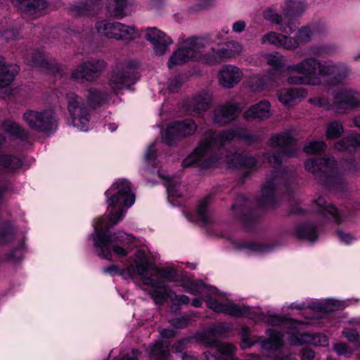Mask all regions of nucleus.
<instances>
[{
	"label": "nucleus",
	"instance_id": "1",
	"mask_svg": "<svg viewBox=\"0 0 360 360\" xmlns=\"http://www.w3.org/2000/svg\"><path fill=\"white\" fill-rule=\"evenodd\" d=\"M107 203L109 209L108 221L104 224L105 218H98L95 224L93 234L94 245L99 257L112 259L113 252L119 257H125L129 253L127 245L134 242L131 234L117 231L113 236H108L103 228L108 230L123 218L127 209L135 202V194L131 190V184L126 179L116 181L105 191Z\"/></svg>",
	"mask_w": 360,
	"mask_h": 360
},
{
	"label": "nucleus",
	"instance_id": "2",
	"mask_svg": "<svg viewBox=\"0 0 360 360\" xmlns=\"http://www.w3.org/2000/svg\"><path fill=\"white\" fill-rule=\"evenodd\" d=\"M236 139H243L248 142H252L255 139L254 136L248 134L246 130L242 128L224 131L221 134H217L211 129L207 130L202 134L199 145L193 153L183 161V165L188 167L202 162L200 165L209 166L221 160L230 167L255 169L257 165L255 158L243 156L240 154H234L230 157L224 150L225 146Z\"/></svg>",
	"mask_w": 360,
	"mask_h": 360
},
{
	"label": "nucleus",
	"instance_id": "3",
	"mask_svg": "<svg viewBox=\"0 0 360 360\" xmlns=\"http://www.w3.org/2000/svg\"><path fill=\"white\" fill-rule=\"evenodd\" d=\"M285 72L288 84L309 86L321 84V77H326L330 85H338L343 82L350 73L345 64L322 62L314 57H308L289 65Z\"/></svg>",
	"mask_w": 360,
	"mask_h": 360
},
{
	"label": "nucleus",
	"instance_id": "4",
	"mask_svg": "<svg viewBox=\"0 0 360 360\" xmlns=\"http://www.w3.org/2000/svg\"><path fill=\"white\" fill-rule=\"evenodd\" d=\"M184 288L192 295H202L207 306L215 312L233 316H246L255 322L261 321V314L252 311L249 307L237 304L231 301L219 300L222 297L214 287L205 285L201 282H190L185 283Z\"/></svg>",
	"mask_w": 360,
	"mask_h": 360
},
{
	"label": "nucleus",
	"instance_id": "5",
	"mask_svg": "<svg viewBox=\"0 0 360 360\" xmlns=\"http://www.w3.org/2000/svg\"><path fill=\"white\" fill-rule=\"evenodd\" d=\"M136 266H131L123 273L124 277H136L140 276L142 282L146 285H149L155 290H163L165 292L166 285L160 279L167 281L175 280L176 273L172 267L158 269L149 261L146 253L142 250H138L134 255Z\"/></svg>",
	"mask_w": 360,
	"mask_h": 360
},
{
	"label": "nucleus",
	"instance_id": "6",
	"mask_svg": "<svg viewBox=\"0 0 360 360\" xmlns=\"http://www.w3.org/2000/svg\"><path fill=\"white\" fill-rule=\"evenodd\" d=\"M262 320L273 326H281L286 329L285 335L290 344L294 345L310 344L314 346L328 345V338L323 334L311 335L304 332L307 323L292 319H285L278 316H262Z\"/></svg>",
	"mask_w": 360,
	"mask_h": 360
},
{
	"label": "nucleus",
	"instance_id": "7",
	"mask_svg": "<svg viewBox=\"0 0 360 360\" xmlns=\"http://www.w3.org/2000/svg\"><path fill=\"white\" fill-rule=\"evenodd\" d=\"M209 44V41L202 37H191L184 41L181 46L170 56L168 67L181 65L189 60L198 59L200 51Z\"/></svg>",
	"mask_w": 360,
	"mask_h": 360
},
{
	"label": "nucleus",
	"instance_id": "8",
	"mask_svg": "<svg viewBox=\"0 0 360 360\" xmlns=\"http://www.w3.org/2000/svg\"><path fill=\"white\" fill-rule=\"evenodd\" d=\"M295 139L292 131H287L273 135L269 139V145L273 147H279L283 149L282 154L271 153L265 154L268 162L273 167L280 166L285 158L292 157L297 152L294 144Z\"/></svg>",
	"mask_w": 360,
	"mask_h": 360
},
{
	"label": "nucleus",
	"instance_id": "9",
	"mask_svg": "<svg viewBox=\"0 0 360 360\" xmlns=\"http://www.w3.org/2000/svg\"><path fill=\"white\" fill-rule=\"evenodd\" d=\"M305 169L319 178L325 184H331L340 180V174L334 159H309L305 162Z\"/></svg>",
	"mask_w": 360,
	"mask_h": 360
},
{
	"label": "nucleus",
	"instance_id": "10",
	"mask_svg": "<svg viewBox=\"0 0 360 360\" xmlns=\"http://www.w3.org/2000/svg\"><path fill=\"white\" fill-rule=\"evenodd\" d=\"M66 100L73 127L80 131H87L89 114L83 98L74 92H70L66 95Z\"/></svg>",
	"mask_w": 360,
	"mask_h": 360
},
{
	"label": "nucleus",
	"instance_id": "11",
	"mask_svg": "<svg viewBox=\"0 0 360 360\" xmlns=\"http://www.w3.org/2000/svg\"><path fill=\"white\" fill-rule=\"evenodd\" d=\"M197 128L195 122L191 119L173 122L168 125L163 140L167 145H172L178 139L194 134Z\"/></svg>",
	"mask_w": 360,
	"mask_h": 360
},
{
	"label": "nucleus",
	"instance_id": "12",
	"mask_svg": "<svg viewBox=\"0 0 360 360\" xmlns=\"http://www.w3.org/2000/svg\"><path fill=\"white\" fill-rule=\"evenodd\" d=\"M359 106H360V92L353 89H343L333 94V109L338 113H344L349 109Z\"/></svg>",
	"mask_w": 360,
	"mask_h": 360
},
{
	"label": "nucleus",
	"instance_id": "13",
	"mask_svg": "<svg viewBox=\"0 0 360 360\" xmlns=\"http://www.w3.org/2000/svg\"><path fill=\"white\" fill-rule=\"evenodd\" d=\"M23 119L30 128L41 131H49L55 124V117L51 110H27L24 113Z\"/></svg>",
	"mask_w": 360,
	"mask_h": 360
},
{
	"label": "nucleus",
	"instance_id": "14",
	"mask_svg": "<svg viewBox=\"0 0 360 360\" xmlns=\"http://www.w3.org/2000/svg\"><path fill=\"white\" fill-rule=\"evenodd\" d=\"M134 70L129 65H119L112 71L108 85L114 93L117 92L134 82Z\"/></svg>",
	"mask_w": 360,
	"mask_h": 360
},
{
	"label": "nucleus",
	"instance_id": "15",
	"mask_svg": "<svg viewBox=\"0 0 360 360\" xmlns=\"http://www.w3.org/2000/svg\"><path fill=\"white\" fill-rule=\"evenodd\" d=\"M105 66V62L102 60L85 62L72 70L71 78L77 82L91 81L99 77Z\"/></svg>",
	"mask_w": 360,
	"mask_h": 360
},
{
	"label": "nucleus",
	"instance_id": "16",
	"mask_svg": "<svg viewBox=\"0 0 360 360\" xmlns=\"http://www.w3.org/2000/svg\"><path fill=\"white\" fill-rule=\"evenodd\" d=\"M244 76L243 70L233 65H225L218 73L219 84L226 89H232L240 82Z\"/></svg>",
	"mask_w": 360,
	"mask_h": 360
},
{
	"label": "nucleus",
	"instance_id": "17",
	"mask_svg": "<svg viewBox=\"0 0 360 360\" xmlns=\"http://www.w3.org/2000/svg\"><path fill=\"white\" fill-rule=\"evenodd\" d=\"M145 38L153 45V51L158 56L164 54L168 50V46L172 44L169 37L155 27L147 28Z\"/></svg>",
	"mask_w": 360,
	"mask_h": 360
},
{
	"label": "nucleus",
	"instance_id": "18",
	"mask_svg": "<svg viewBox=\"0 0 360 360\" xmlns=\"http://www.w3.org/2000/svg\"><path fill=\"white\" fill-rule=\"evenodd\" d=\"M239 113L236 103H226L219 105L212 112V122L215 124L224 125L236 119Z\"/></svg>",
	"mask_w": 360,
	"mask_h": 360
},
{
	"label": "nucleus",
	"instance_id": "19",
	"mask_svg": "<svg viewBox=\"0 0 360 360\" xmlns=\"http://www.w3.org/2000/svg\"><path fill=\"white\" fill-rule=\"evenodd\" d=\"M261 42L263 44H268L287 50H293L298 47V43L296 39L275 32H269L265 34L262 37Z\"/></svg>",
	"mask_w": 360,
	"mask_h": 360
},
{
	"label": "nucleus",
	"instance_id": "20",
	"mask_svg": "<svg viewBox=\"0 0 360 360\" xmlns=\"http://www.w3.org/2000/svg\"><path fill=\"white\" fill-rule=\"evenodd\" d=\"M27 15L36 18L41 15V11L46 7L45 0H10Z\"/></svg>",
	"mask_w": 360,
	"mask_h": 360
},
{
	"label": "nucleus",
	"instance_id": "21",
	"mask_svg": "<svg viewBox=\"0 0 360 360\" xmlns=\"http://www.w3.org/2000/svg\"><path fill=\"white\" fill-rule=\"evenodd\" d=\"M278 101L284 105L293 106L301 101L307 95L303 88H288L278 92Z\"/></svg>",
	"mask_w": 360,
	"mask_h": 360
},
{
	"label": "nucleus",
	"instance_id": "22",
	"mask_svg": "<svg viewBox=\"0 0 360 360\" xmlns=\"http://www.w3.org/2000/svg\"><path fill=\"white\" fill-rule=\"evenodd\" d=\"M354 124L356 127L360 128V115L354 117ZM335 149L339 151L349 150L352 152L360 149V136L351 134L338 141L335 145Z\"/></svg>",
	"mask_w": 360,
	"mask_h": 360
},
{
	"label": "nucleus",
	"instance_id": "23",
	"mask_svg": "<svg viewBox=\"0 0 360 360\" xmlns=\"http://www.w3.org/2000/svg\"><path fill=\"white\" fill-rule=\"evenodd\" d=\"M271 116V103L262 101L250 106L244 113V117L249 119L265 120Z\"/></svg>",
	"mask_w": 360,
	"mask_h": 360
},
{
	"label": "nucleus",
	"instance_id": "24",
	"mask_svg": "<svg viewBox=\"0 0 360 360\" xmlns=\"http://www.w3.org/2000/svg\"><path fill=\"white\" fill-rule=\"evenodd\" d=\"M19 70L17 65L6 64L5 59L0 58V89L10 85Z\"/></svg>",
	"mask_w": 360,
	"mask_h": 360
},
{
	"label": "nucleus",
	"instance_id": "25",
	"mask_svg": "<svg viewBox=\"0 0 360 360\" xmlns=\"http://www.w3.org/2000/svg\"><path fill=\"white\" fill-rule=\"evenodd\" d=\"M120 24L118 22L102 20L96 24V27L100 35L117 40Z\"/></svg>",
	"mask_w": 360,
	"mask_h": 360
},
{
	"label": "nucleus",
	"instance_id": "26",
	"mask_svg": "<svg viewBox=\"0 0 360 360\" xmlns=\"http://www.w3.org/2000/svg\"><path fill=\"white\" fill-rule=\"evenodd\" d=\"M278 173V171L274 172L262 188V198L265 203L271 202L274 198L275 187L280 183V179L277 178Z\"/></svg>",
	"mask_w": 360,
	"mask_h": 360
},
{
	"label": "nucleus",
	"instance_id": "27",
	"mask_svg": "<svg viewBox=\"0 0 360 360\" xmlns=\"http://www.w3.org/2000/svg\"><path fill=\"white\" fill-rule=\"evenodd\" d=\"M267 335L269 336V340L263 342L262 347L266 350L274 351H277L280 349L283 344V338L285 335L281 334L276 330L269 329L267 330Z\"/></svg>",
	"mask_w": 360,
	"mask_h": 360
},
{
	"label": "nucleus",
	"instance_id": "28",
	"mask_svg": "<svg viewBox=\"0 0 360 360\" xmlns=\"http://www.w3.org/2000/svg\"><path fill=\"white\" fill-rule=\"evenodd\" d=\"M306 10V4L300 0H286L283 6L285 15L296 17L301 15Z\"/></svg>",
	"mask_w": 360,
	"mask_h": 360
},
{
	"label": "nucleus",
	"instance_id": "29",
	"mask_svg": "<svg viewBox=\"0 0 360 360\" xmlns=\"http://www.w3.org/2000/svg\"><path fill=\"white\" fill-rule=\"evenodd\" d=\"M315 203L318 205L319 212L323 213V215L335 222L341 221L340 215L336 207L332 205H328L323 198L319 197L315 200Z\"/></svg>",
	"mask_w": 360,
	"mask_h": 360
},
{
	"label": "nucleus",
	"instance_id": "30",
	"mask_svg": "<svg viewBox=\"0 0 360 360\" xmlns=\"http://www.w3.org/2000/svg\"><path fill=\"white\" fill-rule=\"evenodd\" d=\"M169 345L167 340L156 341L150 351L151 360H168Z\"/></svg>",
	"mask_w": 360,
	"mask_h": 360
},
{
	"label": "nucleus",
	"instance_id": "31",
	"mask_svg": "<svg viewBox=\"0 0 360 360\" xmlns=\"http://www.w3.org/2000/svg\"><path fill=\"white\" fill-rule=\"evenodd\" d=\"M271 81L276 82L269 76H262L257 74L249 77L248 85L252 91L257 92L265 89Z\"/></svg>",
	"mask_w": 360,
	"mask_h": 360
},
{
	"label": "nucleus",
	"instance_id": "32",
	"mask_svg": "<svg viewBox=\"0 0 360 360\" xmlns=\"http://www.w3.org/2000/svg\"><path fill=\"white\" fill-rule=\"evenodd\" d=\"M153 300L156 304L161 303L167 297H169L171 300L177 304H188L190 302V299L186 295H176L172 292H161L159 291H155L152 295Z\"/></svg>",
	"mask_w": 360,
	"mask_h": 360
},
{
	"label": "nucleus",
	"instance_id": "33",
	"mask_svg": "<svg viewBox=\"0 0 360 360\" xmlns=\"http://www.w3.org/2000/svg\"><path fill=\"white\" fill-rule=\"evenodd\" d=\"M109 98V94L101 91L97 89H89L86 94V100L89 105L96 107L106 102Z\"/></svg>",
	"mask_w": 360,
	"mask_h": 360
},
{
	"label": "nucleus",
	"instance_id": "34",
	"mask_svg": "<svg viewBox=\"0 0 360 360\" xmlns=\"http://www.w3.org/2000/svg\"><path fill=\"white\" fill-rule=\"evenodd\" d=\"M220 49L225 60L233 58L240 54L243 50L242 44L235 41L226 42Z\"/></svg>",
	"mask_w": 360,
	"mask_h": 360
},
{
	"label": "nucleus",
	"instance_id": "35",
	"mask_svg": "<svg viewBox=\"0 0 360 360\" xmlns=\"http://www.w3.org/2000/svg\"><path fill=\"white\" fill-rule=\"evenodd\" d=\"M21 166L22 162L18 158L11 155H0V169H4L7 171H14L20 169Z\"/></svg>",
	"mask_w": 360,
	"mask_h": 360
},
{
	"label": "nucleus",
	"instance_id": "36",
	"mask_svg": "<svg viewBox=\"0 0 360 360\" xmlns=\"http://www.w3.org/2000/svg\"><path fill=\"white\" fill-rule=\"evenodd\" d=\"M212 101V94L208 91H203L194 97V110L198 112L206 110Z\"/></svg>",
	"mask_w": 360,
	"mask_h": 360
},
{
	"label": "nucleus",
	"instance_id": "37",
	"mask_svg": "<svg viewBox=\"0 0 360 360\" xmlns=\"http://www.w3.org/2000/svg\"><path fill=\"white\" fill-rule=\"evenodd\" d=\"M198 59H200L202 63L210 65H217L225 60L221 49L217 50L213 49L211 52L202 56L200 54V58Z\"/></svg>",
	"mask_w": 360,
	"mask_h": 360
},
{
	"label": "nucleus",
	"instance_id": "38",
	"mask_svg": "<svg viewBox=\"0 0 360 360\" xmlns=\"http://www.w3.org/2000/svg\"><path fill=\"white\" fill-rule=\"evenodd\" d=\"M127 0H109L108 10L115 17L122 18L126 15Z\"/></svg>",
	"mask_w": 360,
	"mask_h": 360
},
{
	"label": "nucleus",
	"instance_id": "39",
	"mask_svg": "<svg viewBox=\"0 0 360 360\" xmlns=\"http://www.w3.org/2000/svg\"><path fill=\"white\" fill-rule=\"evenodd\" d=\"M296 235L301 239H305L314 242L317 238V233L312 226L302 225L299 226L296 231Z\"/></svg>",
	"mask_w": 360,
	"mask_h": 360
},
{
	"label": "nucleus",
	"instance_id": "40",
	"mask_svg": "<svg viewBox=\"0 0 360 360\" xmlns=\"http://www.w3.org/2000/svg\"><path fill=\"white\" fill-rule=\"evenodd\" d=\"M316 36V31L309 27H304L300 29L297 33L296 41L298 46L300 44H305L311 41Z\"/></svg>",
	"mask_w": 360,
	"mask_h": 360
},
{
	"label": "nucleus",
	"instance_id": "41",
	"mask_svg": "<svg viewBox=\"0 0 360 360\" xmlns=\"http://www.w3.org/2000/svg\"><path fill=\"white\" fill-rule=\"evenodd\" d=\"M119 30L117 40L129 41L138 36L136 29L134 26H129L121 23Z\"/></svg>",
	"mask_w": 360,
	"mask_h": 360
},
{
	"label": "nucleus",
	"instance_id": "42",
	"mask_svg": "<svg viewBox=\"0 0 360 360\" xmlns=\"http://www.w3.org/2000/svg\"><path fill=\"white\" fill-rule=\"evenodd\" d=\"M100 0H89L83 7L75 6V11H72V13L78 15H92L95 11L100 8Z\"/></svg>",
	"mask_w": 360,
	"mask_h": 360
},
{
	"label": "nucleus",
	"instance_id": "43",
	"mask_svg": "<svg viewBox=\"0 0 360 360\" xmlns=\"http://www.w3.org/2000/svg\"><path fill=\"white\" fill-rule=\"evenodd\" d=\"M3 129L8 134L16 137L24 138L26 136L25 131L20 127V126L13 121H6L3 124Z\"/></svg>",
	"mask_w": 360,
	"mask_h": 360
},
{
	"label": "nucleus",
	"instance_id": "44",
	"mask_svg": "<svg viewBox=\"0 0 360 360\" xmlns=\"http://www.w3.org/2000/svg\"><path fill=\"white\" fill-rule=\"evenodd\" d=\"M343 132L342 124L337 121L328 124L326 130V136L328 139H334L340 136Z\"/></svg>",
	"mask_w": 360,
	"mask_h": 360
},
{
	"label": "nucleus",
	"instance_id": "45",
	"mask_svg": "<svg viewBox=\"0 0 360 360\" xmlns=\"http://www.w3.org/2000/svg\"><path fill=\"white\" fill-rule=\"evenodd\" d=\"M265 60L269 65L275 69L283 68L285 64L284 57L278 53L266 54L265 56Z\"/></svg>",
	"mask_w": 360,
	"mask_h": 360
},
{
	"label": "nucleus",
	"instance_id": "46",
	"mask_svg": "<svg viewBox=\"0 0 360 360\" xmlns=\"http://www.w3.org/2000/svg\"><path fill=\"white\" fill-rule=\"evenodd\" d=\"M210 198H206L203 200H202L197 209V216L199 220H200L203 223L208 222L209 220V213H208V203H209Z\"/></svg>",
	"mask_w": 360,
	"mask_h": 360
},
{
	"label": "nucleus",
	"instance_id": "47",
	"mask_svg": "<svg viewBox=\"0 0 360 360\" xmlns=\"http://www.w3.org/2000/svg\"><path fill=\"white\" fill-rule=\"evenodd\" d=\"M326 145L323 141H311L306 145L304 150L307 154H319L325 150Z\"/></svg>",
	"mask_w": 360,
	"mask_h": 360
},
{
	"label": "nucleus",
	"instance_id": "48",
	"mask_svg": "<svg viewBox=\"0 0 360 360\" xmlns=\"http://www.w3.org/2000/svg\"><path fill=\"white\" fill-rule=\"evenodd\" d=\"M342 307V304L338 300L328 299L326 302L321 303L318 307H313L314 309H319L326 311H333Z\"/></svg>",
	"mask_w": 360,
	"mask_h": 360
},
{
	"label": "nucleus",
	"instance_id": "49",
	"mask_svg": "<svg viewBox=\"0 0 360 360\" xmlns=\"http://www.w3.org/2000/svg\"><path fill=\"white\" fill-rule=\"evenodd\" d=\"M180 183V178L179 176H174L167 179V182L165 184L167 187V190L169 197L179 196L176 193V187Z\"/></svg>",
	"mask_w": 360,
	"mask_h": 360
},
{
	"label": "nucleus",
	"instance_id": "50",
	"mask_svg": "<svg viewBox=\"0 0 360 360\" xmlns=\"http://www.w3.org/2000/svg\"><path fill=\"white\" fill-rule=\"evenodd\" d=\"M264 18L277 25H281L283 18L272 8L266 10L263 14Z\"/></svg>",
	"mask_w": 360,
	"mask_h": 360
},
{
	"label": "nucleus",
	"instance_id": "51",
	"mask_svg": "<svg viewBox=\"0 0 360 360\" xmlns=\"http://www.w3.org/2000/svg\"><path fill=\"white\" fill-rule=\"evenodd\" d=\"M309 102L315 106L322 108L325 110L333 108V103L330 104L328 100L326 98L316 97L310 98Z\"/></svg>",
	"mask_w": 360,
	"mask_h": 360
},
{
	"label": "nucleus",
	"instance_id": "52",
	"mask_svg": "<svg viewBox=\"0 0 360 360\" xmlns=\"http://www.w3.org/2000/svg\"><path fill=\"white\" fill-rule=\"evenodd\" d=\"M134 265V266H136V264H135V262H134V259L133 260V264H130L129 266H127L126 269H123V270H120L119 266L117 265H111L108 267H106L103 269V271L106 274H111V275H115V274H120L123 278H129V277H124L123 276V273L127 271L131 266Z\"/></svg>",
	"mask_w": 360,
	"mask_h": 360
},
{
	"label": "nucleus",
	"instance_id": "53",
	"mask_svg": "<svg viewBox=\"0 0 360 360\" xmlns=\"http://www.w3.org/2000/svg\"><path fill=\"white\" fill-rule=\"evenodd\" d=\"M155 150L153 145H150L145 153L144 161L146 163V167H148L150 163L155 160Z\"/></svg>",
	"mask_w": 360,
	"mask_h": 360
},
{
	"label": "nucleus",
	"instance_id": "54",
	"mask_svg": "<svg viewBox=\"0 0 360 360\" xmlns=\"http://www.w3.org/2000/svg\"><path fill=\"white\" fill-rule=\"evenodd\" d=\"M28 63L32 66H41L43 63L44 59L41 53H37L32 57L26 58Z\"/></svg>",
	"mask_w": 360,
	"mask_h": 360
},
{
	"label": "nucleus",
	"instance_id": "55",
	"mask_svg": "<svg viewBox=\"0 0 360 360\" xmlns=\"http://www.w3.org/2000/svg\"><path fill=\"white\" fill-rule=\"evenodd\" d=\"M338 236L340 242L346 245L351 244L354 240V238L351 234L345 233L342 231H338Z\"/></svg>",
	"mask_w": 360,
	"mask_h": 360
},
{
	"label": "nucleus",
	"instance_id": "56",
	"mask_svg": "<svg viewBox=\"0 0 360 360\" xmlns=\"http://www.w3.org/2000/svg\"><path fill=\"white\" fill-rule=\"evenodd\" d=\"M334 349L339 355H346L351 352L348 347L342 343L335 344Z\"/></svg>",
	"mask_w": 360,
	"mask_h": 360
},
{
	"label": "nucleus",
	"instance_id": "57",
	"mask_svg": "<svg viewBox=\"0 0 360 360\" xmlns=\"http://www.w3.org/2000/svg\"><path fill=\"white\" fill-rule=\"evenodd\" d=\"M343 335L349 340V341H355L357 339L358 334L357 333L350 328H347L343 331Z\"/></svg>",
	"mask_w": 360,
	"mask_h": 360
},
{
	"label": "nucleus",
	"instance_id": "58",
	"mask_svg": "<svg viewBox=\"0 0 360 360\" xmlns=\"http://www.w3.org/2000/svg\"><path fill=\"white\" fill-rule=\"evenodd\" d=\"M188 320L184 317L177 318L172 321V324L176 328H183L187 325Z\"/></svg>",
	"mask_w": 360,
	"mask_h": 360
},
{
	"label": "nucleus",
	"instance_id": "59",
	"mask_svg": "<svg viewBox=\"0 0 360 360\" xmlns=\"http://www.w3.org/2000/svg\"><path fill=\"white\" fill-rule=\"evenodd\" d=\"M246 24L244 21L239 20L233 23V30L235 32H241L244 30Z\"/></svg>",
	"mask_w": 360,
	"mask_h": 360
},
{
	"label": "nucleus",
	"instance_id": "60",
	"mask_svg": "<svg viewBox=\"0 0 360 360\" xmlns=\"http://www.w3.org/2000/svg\"><path fill=\"white\" fill-rule=\"evenodd\" d=\"M243 331H244V334L243 335V340L240 343V347L243 349H245V348L250 347L252 344L249 341V339L246 336V333H248V329L244 328Z\"/></svg>",
	"mask_w": 360,
	"mask_h": 360
},
{
	"label": "nucleus",
	"instance_id": "61",
	"mask_svg": "<svg viewBox=\"0 0 360 360\" xmlns=\"http://www.w3.org/2000/svg\"><path fill=\"white\" fill-rule=\"evenodd\" d=\"M314 352L310 349H306L303 352L302 360H313Z\"/></svg>",
	"mask_w": 360,
	"mask_h": 360
},
{
	"label": "nucleus",
	"instance_id": "62",
	"mask_svg": "<svg viewBox=\"0 0 360 360\" xmlns=\"http://www.w3.org/2000/svg\"><path fill=\"white\" fill-rule=\"evenodd\" d=\"M160 333L162 337L170 338L174 335L175 333L173 330L162 328L160 330Z\"/></svg>",
	"mask_w": 360,
	"mask_h": 360
},
{
	"label": "nucleus",
	"instance_id": "63",
	"mask_svg": "<svg viewBox=\"0 0 360 360\" xmlns=\"http://www.w3.org/2000/svg\"><path fill=\"white\" fill-rule=\"evenodd\" d=\"M311 53L316 55H321L323 53V49L320 47L314 46L311 48Z\"/></svg>",
	"mask_w": 360,
	"mask_h": 360
},
{
	"label": "nucleus",
	"instance_id": "64",
	"mask_svg": "<svg viewBox=\"0 0 360 360\" xmlns=\"http://www.w3.org/2000/svg\"><path fill=\"white\" fill-rule=\"evenodd\" d=\"M6 38L8 39H13L15 38V32L14 30H9L6 32Z\"/></svg>",
	"mask_w": 360,
	"mask_h": 360
}]
</instances>
